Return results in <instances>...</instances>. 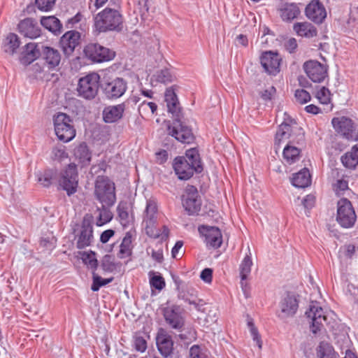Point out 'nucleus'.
Instances as JSON below:
<instances>
[{
    "label": "nucleus",
    "instance_id": "f257e3e1",
    "mask_svg": "<svg viewBox=\"0 0 358 358\" xmlns=\"http://www.w3.org/2000/svg\"><path fill=\"white\" fill-rule=\"evenodd\" d=\"M123 22L120 11L106 8L94 17V31L96 34L120 31L123 29Z\"/></svg>",
    "mask_w": 358,
    "mask_h": 358
},
{
    "label": "nucleus",
    "instance_id": "f03ea898",
    "mask_svg": "<svg viewBox=\"0 0 358 358\" xmlns=\"http://www.w3.org/2000/svg\"><path fill=\"white\" fill-rule=\"evenodd\" d=\"M310 323V330L313 334L320 331L324 325H329L334 320V313L324 310L316 302H312L306 312Z\"/></svg>",
    "mask_w": 358,
    "mask_h": 358
},
{
    "label": "nucleus",
    "instance_id": "7ed1b4c3",
    "mask_svg": "<svg viewBox=\"0 0 358 358\" xmlns=\"http://www.w3.org/2000/svg\"><path fill=\"white\" fill-rule=\"evenodd\" d=\"M296 143L300 144L304 141V135L301 128L296 123H288L284 121L278 127L275 136V145L280 146L282 143Z\"/></svg>",
    "mask_w": 358,
    "mask_h": 358
},
{
    "label": "nucleus",
    "instance_id": "20e7f679",
    "mask_svg": "<svg viewBox=\"0 0 358 358\" xmlns=\"http://www.w3.org/2000/svg\"><path fill=\"white\" fill-rule=\"evenodd\" d=\"M94 194L102 206H111L115 201L114 183L106 176H98L95 182Z\"/></svg>",
    "mask_w": 358,
    "mask_h": 358
},
{
    "label": "nucleus",
    "instance_id": "39448f33",
    "mask_svg": "<svg viewBox=\"0 0 358 358\" xmlns=\"http://www.w3.org/2000/svg\"><path fill=\"white\" fill-rule=\"evenodd\" d=\"M331 124L338 135L348 140L358 141V124L355 120L340 115L331 120Z\"/></svg>",
    "mask_w": 358,
    "mask_h": 358
},
{
    "label": "nucleus",
    "instance_id": "423d86ee",
    "mask_svg": "<svg viewBox=\"0 0 358 358\" xmlns=\"http://www.w3.org/2000/svg\"><path fill=\"white\" fill-rule=\"evenodd\" d=\"M55 134L59 140L68 143L76 136V129L71 117L65 113H59L53 117Z\"/></svg>",
    "mask_w": 358,
    "mask_h": 358
},
{
    "label": "nucleus",
    "instance_id": "0eeeda50",
    "mask_svg": "<svg viewBox=\"0 0 358 358\" xmlns=\"http://www.w3.org/2000/svg\"><path fill=\"white\" fill-rule=\"evenodd\" d=\"M100 76L91 73L79 79L77 91L78 95L86 99H94L99 90Z\"/></svg>",
    "mask_w": 358,
    "mask_h": 358
},
{
    "label": "nucleus",
    "instance_id": "6e6552de",
    "mask_svg": "<svg viewBox=\"0 0 358 358\" xmlns=\"http://www.w3.org/2000/svg\"><path fill=\"white\" fill-rule=\"evenodd\" d=\"M357 215L351 202L347 199H341L337 203L336 221L341 227L351 228L355 224Z\"/></svg>",
    "mask_w": 358,
    "mask_h": 358
},
{
    "label": "nucleus",
    "instance_id": "1a4fd4ad",
    "mask_svg": "<svg viewBox=\"0 0 358 358\" xmlns=\"http://www.w3.org/2000/svg\"><path fill=\"white\" fill-rule=\"evenodd\" d=\"M59 185L66 192L68 196L75 194L78 186V173L76 165L70 164L61 173Z\"/></svg>",
    "mask_w": 358,
    "mask_h": 358
},
{
    "label": "nucleus",
    "instance_id": "9d476101",
    "mask_svg": "<svg viewBox=\"0 0 358 358\" xmlns=\"http://www.w3.org/2000/svg\"><path fill=\"white\" fill-rule=\"evenodd\" d=\"M74 233L78 248L83 249L90 246L94 240L92 217L85 216L81 225L74 229Z\"/></svg>",
    "mask_w": 358,
    "mask_h": 358
},
{
    "label": "nucleus",
    "instance_id": "9b49d317",
    "mask_svg": "<svg viewBox=\"0 0 358 358\" xmlns=\"http://www.w3.org/2000/svg\"><path fill=\"white\" fill-rule=\"evenodd\" d=\"M84 53L87 58L97 63L110 61L115 56L114 51L98 43L87 45Z\"/></svg>",
    "mask_w": 358,
    "mask_h": 358
},
{
    "label": "nucleus",
    "instance_id": "f8f14e48",
    "mask_svg": "<svg viewBox=\"0 0 358 358\" xmlns=\"http://www.w3.org/2000/svg\"><path fill=\"white\" fill-rule=\"evenodd\" d=\"M303 69L313 83H322L328 76V66L317 60L310 59L304 62Z\"/></svg>",
    "mask_w": 358,
    "mask_h": 358
},
{
    "label": "nucleus",
    "instance_id": "ddd939ff",
    "mask_svg": "<svg viewBox=\"0 0 358 358\" xmlns=\"http://www.w3.org/2000/svg\"><path fill=\"white\" fill-rule=\"evenodd\" d=\"M127 89V81L122 78H115L105 82L103 92L108 99H117L124 95Z\"/></svg>",
    "mask_w": 358,
    "mask_h": 358
},
{
    "label": "nucleus",
    "instance_id": "4468645a",
    "mask_svg": "<svg viewBox=\"0 0 358 358\" xmlns=\"http://www.w3.org/2000/svg\"><path fill=\"white\" fill-rule=\"evenodd\" d=\"M182 206L189 215L197 213L201 206L198 191L194 186H188L182 196Z\"/></svg>",
    "mask_w": 358,
    "mask_h": 358
},
{
    "label": "nucleus",
    "instance_id": "2eb2a0df",
    "mask_svg": "<svg viewBox=\"0 0 358 358\" xmlns=\"http://www.w3.org/2000/svg\"><path fill=\"white\" fill-rule=\"evenodd\" d=\"M168 131L171 136L182 143H191L194 139L192 129L178 120L168 126Z\"/></svg>",
    "mask_w": 358,
    "mask_h": 358
},
{
    "label": "nucleus",
    "instance_id": "dca6fc26",
    "mask_svg": "<svg viewBox=\"0 0 358 358\" xmlns=\"http://www.w3.org/2000/svg\"><path fill=\"white\" fill-rule=\"evenodd\" d=\"M198 230L201 236L204 238V241L208 247L218 248L221 246L222 236L219 228L202 225L199 227Z\"/></svg>",
    "mask_w": 358,
    "mask_h": 358
},
{
    "label": "nucleus",
    "instance_id": "f3484780",
    "mask_svg": "<svg viewBox=\"0 0 358 358\" xmlns=\"http://www.w3.org/2000/svg\"><path fill=\"white\" fill-rule=\"evenodd\" d=\"M164 317L166 323L173 329H181L185 320L179 307L168 306L164 310Z\"/></svg>",
    "mask_w": 358,
    "mask_h": 358
},
{
    "label": "nucleus",
    "instance_id": "a211bd4d",
    "mask_svg": "<svg viewBox=\"0 0 358 358\" xmlns=\"http://www.w3.org/2000/svg\"><path fill=\"white\" fill-rule=\"evenodd\" d=\"M306 15L315 23L320 24L326 18L327 11L319 0H313L306 8Z\"/></svg>",
    "mask_w": 358,
    "mask_h": 358
},
{
    "label": "nucleus",
    "instance_id": "6ab92c4d",
    "mask_svg": "<svg viewBox=\"0 0 358 358\" xmlns=\"http://www.w3.org/2000/svg\"><path fill=\"white\" fill-rule=\"evenodd\" d=\"M261 64L270 74H276L280 71V59L277 53L265 52L260 57Z\"/></svg>",
    "mask_w": 358,
    "mask_h": 358
},
{
    "label": "nucleus",
    "instance_id": "aec40b11",
    "mask_svg": "<svg viewBox=\"0 0 358 358\" xmlns=\"http://www.w3.org/2000/svg\"><path fill=\"white\" fill-rule=\"evenodd\" d=\"M80 34L76 31L65 33L60 39V46L66 56L71 55L79 43Z\"/></svg>",
    "mask_w": 358,
    "mask_h": 358
},
{
    "label": "nucleus",
    "instance_id": "412c9836",
    "mask_svg": "<svg viewBox=\"0 0 358 358\" xmlns=\"http://www.w3.org/2000/svg\"><path fill=\"white\" fill-rule=\"evenodd\" d=\"M299 308V301L296 296L292 294H287L282 299L280 303V309L282 317H292L296 313Z\"/></svg>",
    "mask_w": 358,
    "mask_h": 358
},
{
    "label": "nucleus",
    "instance_id": "4be33fe9",
    "mask_svg": "<svg viewBox=\"0 0 358 358\" xmlns=\"http://www.w3.org/2000/svg\"><path fill=\"white\" fill-rule=\"evenodd\" d=\"M136 235V231L132 229L126 233L119 246V250L117 253L118 258L125 259L132 255L134 248L132 243L135 240Z\"/></svg>",
    "mask_w": 358,
    "mask_h": 358
},
{
    "label": "nucleus",
    "instance_id": "5701e85b",
    "mask_svg": "<svg viewBox=\"0 0 358 358\" xmlns=\"http://www.w3.org/2000/svg\"><path fill=\"white\" fill-rule=\"evenodd\" d=\"M173 169L176 174L180 180H187L190 178L194 171L195 169L188 164L184 157H178L175 159L173 163Z\"/></svg>",
    "mask_w": 358,
    "mask_h": 358
},
{
    "label": "nucleus",
    "instance_id": "b1692460",
    "mask_svg": "<svg viewBox=\"0 0 358 358\" xmlns=\"http://www.w3.org/2000/svg\"><path fill=\"white\" fill-rule=\"evenodd\" d=\"M18 29L22 35L30 38H36L41 34L37 23L31 18L22 20L18 24Z\"/></svg>",
    "mask_w": 358,
    "mask_h": 358
},
{
    "label": "nucleus",
    "instance_id": "393cba45",
    "mask_svg": "<svg viewBox=\"0 0 358 358\" xmlns=\"http://www.w3.org/2000/svg\"><path fill=\"white\" fill-rule=\"evenodd\" d=\"M124 110V103L106 107L103 110V120L107 123L115 122L122 118Z\"/></svg>",
    "mask_w": 358,
    "mask_h": 358
},
{
    "label": "nucleus",
    "instance_id": "a878e982",
    "mask_svg": "<svg viewBox=\"0 0 358 358\" xmlns=\"http://www.w3.org/2000/svg\"><path fill=\"white\" fill-rule=\"evenodd\" d=\"M157 345L160 354L167 357L172 353L173 343L170 336L164 334L157 336Z\"/></svg>",
    "mask_w": 358,
    "mask_h": 358
},
{
    "label": "nucleus",
    "instance_id": "bb28decb",
    "mask_svg": "<svg viewBox=\"0 0 358 358\" xmlns=\"http://www.w3.org/2000/svg\"><path fill=\"white\" fill-rule=\"evenodd\" d=\"M293 29L298 36L306 38H313L317 33L315 27L308 22H296Z\"/></svg>",
    "mask_w": 358,
    "mask_h": 358
},
{
    "label": "nucleus",
    "instance_id": "cd10ccee",
    "mask_svg": "<svg viewBox=\"0 0 358 358\" xmlns=\"http://www.w3.org/2000/svg\"><path fill=\"white\" fill-rule=\"evenodd\" d=\"M292 184L297 188H305L310 185L311 179L308 169H303L293 175Z\"/></svg>",
    "mask_w": 358,
    "mask_h": 358
},
{
    "label": "nucleus",
    "instance_id": "c85d7f7f",
    "mask_svg": "<svg viewBox=\"0 0 358 358\" xmlns=\"http://www.w3.org/2000/svg\"><path fill=\"white\" fill-rule=\"evenodd\" d=\"M39 56V50L35 43H29L26 45L20 59L21 63L25 65L31 64Z\"/></svg>",
    "mask_w": 358,
    "mask_h": 358
},
{
    "label": "nucleus",
    "instance_id": "c756f323",
    "mask_svg": "<svg viewBox=\"0 0 358 358\" xmlns=\"http://www.w3.org/2000/svg\"><path fill=\"white\" fill-rule=\"evenodd\" d=\"M74 155L83 166L88 165L92 158V153L85 143H80L75 148Z\"/></svg>",
    "mask_w": 358,
    "mask_h": 358
},
{
    "label": "nucleus",
    "instance_id": "7c9ffc66",
    "mask_svg": "<svg viewBox=\"0 0 358 358\" xmlns=\"http://www.w3.org/2000/svg\"><path fill=\"white\" fill-rule=\"evenodd\" d=\"M296 143H287L283 149V159L289 164L295 163L299 159L300 149L294 144Z\"/></svg>",
    "mask_w": 358,
    "mask_h": 358
},
{
    "label": "nucleus",
    "instance_id": "2f4dec72",
    "mask_svg": "<svg viewBox=\"0 0 358 358\" xmlns=\"http://www.w3.org/2000/svg\"><path fill=\"white\" fill-rule=\"evenodd\" d=\"M43 57L49 69L55 68L61 61V55L58 50L50 47L44 48Z\"/></svg>",
    "mask_w": 358,
    "mask_h": 358
},
{
    "label": "nucleus",
    "instance_id": "473e14b6",
    "mask_svg": "<svg viewBox=\"0 0 358 358\" xmlns=\"http://www.w3.org/2000/svg\"><path fill=\"white\" fill-rule=\"evenodd\" d=\"M278 10L280 17L284 21L292 20L299 14V8L294 3H284L280 6Z\"/></svg>",
    "mask_w": 358,
    "mask_h": 358
},
{
    "label": "nucleus",
    "instance_id": "72a5a7b5",
    "mask_svg": "<svg viewBox=\"0 0 358 358\" xmlns=\"http://www.w3.org/2000/svg\"><path fill=\"white\" fill-rule=\"evenodd\" d=\"M165 101L168 111L173 115H177L180 110L177 96L172 89H167L165 92Z\"/></svg>",
    "mask_w": 358,
    "mask_h": 358
},
{
    "label": "nucleus",
    "instance_id": "f704fd0d",
    "mask_svg": "<svg viewBox=\"0 0 358 358\" xmlns=\"http://www.w3.org/2000/svg\"><path fill=\"white\" fill-rule=\"evenodd\" d=\"M185 161L190 164L193 169H196V172L200 173L202 171L203 168L199 152L195 148H192L186 151Z\"/></svg>",
    "mask_w": 358,
    "mask_h": 358
},
{
    "label": "nucleus",
    "instance_id": "c9c22d12",
    "mask_svg": "<svg viewBox=\"0 0 358 358\" xmlns=\"http://www.w3.org/2000/svg\"><path fill=\"white\" fill-rule=\"evenodd\" d=\"M248 252L246 254L239 266V273L241 280H246L250 274L252 266L253 264L252 260V254L250 247H248Z\"/></svg>",
    "mask_w": 358,
    "mask_h": 358
},
{
    "label": "nucleus",
    "instance_id": "e433bc0d",
    "mask_svg": "<svg viewBox=\"0 0 358 358\" xmlns=\"http://www.w3.org/2000/svg\"><path fill=\"white\" fill-rule=\"evenodd\" d=\"M341 161L345 167L350 169H353L358 164V143L341 157Z\"/></svg>",
    "mask_w": 358,
    "mask_h": 358
},
{
    "label": "nucleus",
    "instance_id": "4c0bfd02",
    "mask_svg": "<svg viewBox=\"0 0 358 358\" xmlns=\"http://www.w3.org/2000/svg\"><path fill=\"white\" fill-rule=\"evenodd\" d=\"M41 24L44 28L55 34H58L61 32L62 24H60L59 20L55 16L42 17L41 20Z\"/></svg>",
    "mask_w": 358,
    "mask_h": 358
},
{
    "label": "nucleus",
    "instance_id": "58836bf2",
    "mask_svg": "<svg viewBox=\"0 0 358 358\" xmlns=\"http://www.w3.org/2000/svg\"><path fill=\"white\" fill-rule=\"evenodd\" d=\"M20 46L18 36L13 33L9 34L3 41V50L8 55H13Z\"/></svg>",
    "mask_w": 358,
    "mask_h": 358
},
{
    "label": "nucleus",
    "instance_id": "ea45409f",
    "mask_svg": "<svg viewBox=\"0 0 358 358\" xmlns=\"http://www.w3.org/2000/svg\"><path fill=\"white\" fill-rule=\"evenodd\" d=\"M118 219L121 225L125 228L129 227L133 221V216L129 212V208L126 204H119L117 208Z\"/></svg>",
    "mask_w": 358,
    "mask_h": 358
},
{
    "label": "nucleus",
    "instance_id": "a19ab883",
    "mask_svg": "<svg viewBox=\"0 0 358 358\" xmlns=\"http://www.w3.org/2000/svg\"><path fill=\"white\" fill-rule=\"evenodd\" d=\"M157 213V204L155 199H148L146 202L145 210V217L143 222L152 223L156 222V215Z\"/></svg>",
    "mask_w": 358,
    "mask_h": 358
},
{
    "label": "nucleus",
    "instance_id": "79ce46f5",
    "mask_svg": "<svg viewBox=\"0 0 358 358\" xmlns=\"http://www.w3.org/2000/svg\"><path fill=\"white\" fill-rule=\"evenodd\" d=\"M148 277L149 282L152 288L161 291L165 287V280L159 273L150 271L148 273Z\"/></svg>",
    "mask_w": 358,
    "mask_h": 358
},
{
    "label": "nucleus",
    "instance_id": "37998d69",
    "mask_svg": "<svg viewBox=\"0 0 358 358\" xmlns=\"http://www.w3.org/2000/svg\"><path fill=\"white\" fill-rule=\"evenodd\" d=\"M80 255L83 263L87 268L92 269V272H95L98 266V261L95 252L92 251L83 252L80 253Z\"/></svg>",
    "mask_w": 358,
    "mask_h": 358
},
{
    "label": "nucleus",
    "instance_id": "c03bdc74",
    "mask_svg": "<svg viewBox=\"0 0 358 358\" xmlns=\"http://www.w3.org/2000/svg\"><path fill=\"white\" fill-rule=\"evenodd\" d=\"M318 358H336L333 347L327 343L322 342L317 348Z\"/></svg>",
    "mask_w": 358,
    "mask_h": 358
},
{
    "label": "nucleus",
    "instance_id": "a18cd8bd",
    "mask_svg": "<svg viewBox=\"0 0 358 358\" xmlns=\"http://www.w3.org/2000/svg\"><path fill=\"white\" fill-rule=\"evenodd\" d=\"M148 336L143 332H137L134 336V347L136 351L144 352L147 349Z\"/></svg>",
    "mask_w": 358,
    "mask_h": 358
},
{
    "label": "nucleus",
    "instance_id": "49530a36",
    "mask_svg": "<svg viewBox=\"0 0 358 358\" xmlns=\"http://www.w3.org/2000/svg\"><path fill=\"white\" fill-rule=\"evenodd\" d=\"M106 206H103L101 208L98 209L99 215L96 222L97 226L101 227L109 222L113 217L111 212Z\"/></svg>",
    "mask_w": 358,
    "mask_h": 358
},
{
    "label": "nucleus",
    "instance_id": "de8ad7c7",
    "mask_svg": "<svg viewBox=\"0 0 358 358\" xmlns=\"http://www.w3.org/2000/svg\"><path fill=\"white\" fill-rule=\"evenodd\" d=\"M347 29L352 32L358 33V7L351 9L350 17L347 22Z\"/></svg>",
    "mask_w": 358,
    "mask_h": 358
},
{
    "label": "nucleus",
    "instance_id": "09e8293b",
    "mask_svg": "<svg viewBox=\"0 0 358 358\" xmlns=\"http://www.w3.org/2000/svg\"><path fill=\"white\" fill-rule=\"evenodd\" d=\"M92 285L91 289L93 292H97L100 287L106 285L113 280V278H102L98 275L95 272H92Z\"/></svg>",
    "mask_w": 358,
    "mask_h": 358
},
{
    "label": "nucleus",
    "instance_id": "8fccbe9b",
    "mask_svg": "<svg viewBox=\"0 0 358 358\" xmlns=\"http://www.w3.org/2000/svg\"><path fill=\"white\" fill-rule=\"evenodd\" d=\"M53 172L51 170H47L44 172H37L36 176L37 181L43 187H49L52 180Z\"/></svg>",
    "mask_w": 358,
    "mask_h": 358
},
{
    "label": "nucleus",
    "instance_id": "3c124183",
    "mask_svg": "<svg viewBox=\"0 0 358 358\" xmlns=\"http://www.w3.org/2000/svg\"><path fill=\"white\" fill-rule=\"evenodd\" d=\"M153 77L157 82L162 83H171L173 78L171 71L168 69H164L157 71Z\"/></svg>",
    "mask_w": 358,
    "mask_h": 358
},
{
    "label": "nucleus",
    "instance_id": "603ef678",
    "mask_svg": "<svg viewBox=\"0 0 358 358\" xmlns=\"http://www.w3.org/2000/svg\"><path fill=\"white\" fill-rule=\"evenodd\" d=\"M247 324L249 328L251 336L252 337L253 341L256 343L259 349L261 350L262 348V341L261 339V336L258 332V330L255 327L254 322L251 318H248Z\"/></svg>",
    "mask_w": 358,
    "mask_h": 358
},
{
    "label": "nucleus",
    "instance_id": "864d4df0",
    "mask_svg": "<svg viewBox=\"0 0 358 358\" xmlns=\"http://www.w3.org/2000/svg\"><path fill=\"white\" fill-rule=\"evenodd\" d=\"M101 267L103 271L111 273L116 269L117 265L112 256L105 255L101 260Z\"/></svg>",
    "mask_w": 358,
    "mask_h": 358
},
{
    "label": "nucleus",
    "instance_id": "5fc2aeb1",
    "mask_svg": "<svg viewBox=\"0 0 358 358\" xmlns=\"http://www.w3.org/2000/svg\"><path fill=\"white\" fill-rule=\"evenodd\" d=\"M316 97L322 104H328L331 101V93L329 89L322 87L316 94Z\"/></svg>",
    "mask_w": 358,
    "mask_h": 358
},
{
    "label": "nucleus",
    "instance_id": "6e6d98bb",
    "mask_svg": "<svg viewBox=\"0 0 358 358\" xmlns=\"http://www.w3.org/2000/svg\"><path fill=\"white\" fill-rule=\"evenodd\" d=\"M52 157L56 160H62L68 157V153L66 152L65 146L62 145H57L52 150Z\"/></svg>",
    "mask_w": 358,
    "mask_h": 358
},
{
    "label": "nucleus",
    "instance_id": "4d7b16f0",
    "mask_svg": "<svg viewBox=\"0 0 358 358\" xmlns=\"http://www.w3.org/2000/svg\"><path fill=\"white\" fill-rule=\"evenodd\" d=\"M157 109V106L155 103L151 101H144L138 106L140 113L154 114Z\"/></svg>",
    "mask_w": 358,
    "mask_h": 358
},
{
    "label": "nucleus",
    "instance_id": "13d9d810",
    "mask_svg": "<svg viewBox=\"0 0 358 358\" xmlns=\"http://www.w3.org/2000/svg\"><path fill=\"white\" fill-rule=\"evenodd\" d=\"M296 101L301 104H305L310 101V94L303 89H299L295 91L294 94Z\"/></svg>",
    "mask_w": 358,
    "mask_h": 358
},
{
    "label": "nucleus",
    "instance_id": "bf43d9fd",
    "mask_svg": "<svg viewBox=\"0 0 358 358\" xmlns=\"http://www.w3.org/2000/svg\"><path fill=\"white\" fill-rule=\"evenodd\" d=\"M144 223L145 224V233L148 236L153 238H158L160 236L159 231H161V229L155 226V222L152 223L144 222Z\"/></svg>",
    "mask_w": 358,
    "mask_h": 358
},
{
    "label": "nucleus",
    "instance_id": "052dcab7",
    "mask_svg": "<svg viewBox=\"0 0 358 358\" xmlns=\"http://www.w3.org/2000/svg\"><path fill=\"white\" fill-rule=\"evenodd\" d=\"M190 358H206V352L199 345H194L189 350Z\"/></svg>",
    "mask_w": 358,
    "mask_h": 358
},
{
    "label": "nucleus",
    "instance_id": "680f3d73",
    "mask_svg": "<svg viewBox=\"0 0 358 358\" xmlns=\"http://www.w3.org/2000/svg\"><path fill=\"white\" fill-rule=\"evenodd\" d=\"M56 0H36L38 8L43 11H48L54 6Z\"/></svg>",
    "mask_w": 358,
    "mask_h": 358
},
{
    "label": "nucleus",
    "instance_id": "e2e57ef3",
    "mask_svg": "<svg viewBox=\"0 0 358 358\" xmlns=\"http://www.w3.org/2000/svg\"><path fill=\"white\" fill-rule=\"evenodd\" d=\"M345 292L351 296L352 299L357 303L358 300V287L352 283H348L345 287Z\"/></svg>",
    "mask_w": 358,
    "mask_h": 358
},
{
    "label": "nucleus",
    "instance_id": "0e129e2a",
    "mask_svg": "<svg viewBox=\"0 0 358 358\" xmlns=\"http://www.w3.org/2000/svg\"><path fill=\"white\" fill-rule=\"evenodd\" d=\"M348 189V183L344 180H338L334 184V191L338 196L343 194L345 190Z\"/></svg>",
    "mask_w": 358,
    "mask_h": 358
},
{
    "label": "nucleus",
    "instance_id": "69168bd1",
    "mask_svg": "<svg viewBox=\"0 0 358 358\" xmlns=\"http://www.w3.org/2000/svg\"><path fill=\"white\" fill-rule=\"evenodd\" d=\"M297 41L294 38H290L285 43V48L289 53H293L297 48Z\"/></svg>",
    "mask_w": 358,
    "mask_h": 358
},
{
    "label": "nucleus",
    "instance_id": "338daca9",
    "mask_svg": "<svg viewBox=\"0 0 358 358\" xmlns=\"http://www.w3.org/2000/svg\"><path fill=\"white\" fill-rule=\"evenodd\" d=\"M315 201V197L313 194L306 195L302 200V203L306 208L313 207Z\"/></svg>",
    "mask_w": 358,
    "mask_h": 358
},
{
    "label": "nucleus",
    "instance_id": "774afa93",
    "mask_svg": "<svg viewBox=\"0 0 358 358\" xmlns=\"http://www.w3.org/2000/svg\"><path fill=\"white\" fill-rule=\"evenodd\" d=\"M275 88L273 86H271L262 92L261 96L265 101L271 100L273 96L275 94Z\"/></svg>",
    "mask_w": 358,
    "mask_h": 358
}]
</instances>
